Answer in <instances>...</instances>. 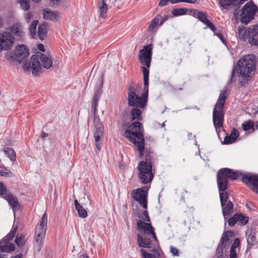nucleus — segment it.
<instances>
[{"instance_id":"obj_59","label":"nucleus","mask_w":258,"mask_h":258,"mask_svg":"<svg viewBox=\"0 0 258 258\" xmlns=\"http://www.w3.org/2000/svg\"><path fill=\"white\" fill-rule=\"evenodd\" d=\"M152 251L154 253L153 255L155 258H158L159 257V252L157 249L153 248Z\"/></svg>"},{"instance_id":"obj_32","label":"nucleus","mask_w":258,"mask_h":258,"mask_svg":"<svg viewBox=\"0 0 258 258\" xmlns=\"http://www.w3.org/2000/svg\"><path fill=\"white\" fill-rule=\"evenodd\" d=\"M247 242L248 245H253L256 240L255 233L252 230L248 231L245 234Z\"/></svg>"},{"instance_id":"obj_63","label":"nucleus","mask_w":258,"mask_h":258,"mask_svg":"<svg viewBox=\"0 0 258 258\" xmlns=\"http://www.w3.org/2000/svg\"><path fill=\"white\" fill-rule=\"evenodd\" d=\"M222 42L225 41L224 37L221 33H218L215 34Z\"/></svg>"},{"instance_id":"obj_14","label":"nucleus","mask_w":258,"mask_h":258,"mask_svg":"<svg viewBox=\"0 0 258 258\" xmlns=\"http://www.w3.org/2000/svg\"><path fill=\"white\" fill-rule=\"evenodd\" d=\"M15 38L8 32L0 34V51L10 50L14 42Z\"/></svg>"},{"instance_id":"obj_24","label":"nucleus","mask_w":258,"mask_h":258,"mask_svg":"<svg viewBox=\"0 0 258 258\" xmlns=\"http://www.w3.org/2000/svg\"><path fill=\"white\" fill-rule=\"evenodd\" d=\"M57 12H53L50 10L45 9L43 10V18L45 20H50L52 21H57Z\"/></svg>"},{"instance_id":"obj_15","label":"nucleus","mask_w":258,"mask_h":258,"mask_svg":"<svg viewBox=\"0 0 258 258\" xmlns=\"http://www.w3.org/2000/svg\"><path fill=\"white\" fill-rule=\"evenodd\" d=\"M242 181L246 185L251 187L254 191L258 192V174H245L242 177Z\"/></svg>"},{"instance_id":"obj_22","label":"nucleus","mask_w":258,"mask_h":258,"mask_svg":"<svg viewBox=\"0 0 258 258\" xmlns=\"http://www.w3.org/2000/svg\"><path fill=\"white\" fill-rule=\"evenodd\" d=\"M248 32L250 38L249 42L252 45L258 46V24L253 28H250Z\"/></svg>"},{"instance_id":"obj_62","label":"nucleus","mask_w":258,"mask_h":258,"mask_svg":"<svg viewBox=\"0 0 258 258\" xmlns=\"http://www.w3.org/2000/svg\"><path fill=\"white\" fill-rule=\"evenodd\" d=\"M37 48L41 52L45 51L44 46V45L42 44H39L37 45Z\"/></svg>"},{"instance_id":"obj_26","label":"nucleus","mask_w":258,"mask_h":258,"mask_svg":"<svg viewBox=\"0 0 258 258\" xmlns=\"http://www.w3.org/2000/svg\"><path fill=\"white\" fill-rule=\"evenodd\" d=\"M250 28L248 29H246L245 27L242 26H239L238 29V37L241 39H248V41L250 40V36L249 34V30Z\"/></svg>"},{"instance_id":"obj_18","label":"nucleus","mask_w":258,"mask_h":258,"mask_svg":"<svg viewBox=\"0 0 258 258\" xmlns=\"http://www.w3.org/2000/svg\"><path fill=\"white\" fill-rule=\"evenodd\" d=\"M3 198L7 201L10 206L13 209L14 213L17 209H20V205L19 203L18 198L11 193L8 192L3 196Z\"/></svg>"},{"instance_id":"obj_28","label":"nucleus","mask_w":258,"mask_h":258,"mask_svg":"<svg viewBox=\"0 0 258 258\" xmlns=\"http://www.w3.org/2000/svg\"><path fill=\"white\" fill-rule=\"evenodd\" d=\"M233 233L230 231H227L225 232L222 235L221 239L219 244L228 246L229 245V239L232 236Z\"/></svg>"},{"instance_id":"obj_17","label":"nucleus","mask_w":258,"mask_h":258,"mask_svg":"<svg viewBox=\"0 0 258 258\" xmlns=\"http://www.w3.org/2000/svg\"><path fill=\"white\" fill-rule=\"evenodd\" d=\"M6 32H8L10 35L14 37H22L24 35L23 27L20 22L13 24L8 28Z\"/></svg>"},{"instance_id":"obj_21","label":"nucleus","mask_w":258,"mask_h":258,"mask_svg":"<svg viewBox=\"0 0 258 258\" xmlns=\"http://www.w3.org/2000/svg\"><path fill=\"white\" fill-rule=\"evenodd\" d=\"M196 13L197 14H198V18L200 21L205 24L213 32H215L216 31V27L213 25V24L208 19L207 15L206 13L203 12H200V13Z\"/></svg>"},{"instance_id":"obj_23","label":"nucleus","mask_w":258,"mask_h":258,"mask_svg":"<svg viewBox=\"0 0 258 258\" xmlns=\"http://www.w3.org/2000/svg\"><path fill=\"white\" fill-rule=\"evenodd\" d=\"M222 214L226 219L227 216H230L233 211V204L232 202L229 201L228 203H225L221 206Z\"/></svg>"},{"instance_id":"obj_61","label":"nucleus","mask_w":258,"mask_h":258,"mask_svg":"<svg viewBox=\"0 0 258 258\" xmlns=\"http://www.w3.org/2000/svg\"><path fill=\"white\" fill-rule=\"evenodd\" d=\"M169 0H161L159 5L161 6H165L167 5Z\"/></svg>"},{"instance_id":"obj_53","label":"nucleus","mask_w":258,"mask_h":258,"mask_svg":"<svg viewBox=\"0 0 258 258\" xmlns=\"http://www.w3.org/2000/svg\"><path fill=\"white\" fill-rule=\"evenodd\" d=\"M170 252L174 256L179 255V250L176 248L171 246L170 248Z\"/></svg>"},{"instance_id":"obj_20","label":"nucleus","mask_w":258,"mask_h":258,"mask_svg":"<svg viewBox=\"0 0 258 258\" xmlns=\"http://www.w3.org/2000/svg\"><path fill=\"white\" fill-rule=\"evenodd\" d=\"M151 237L152 236H148L147 235L138 234L137 241L139 246L143 248H150L152 242Z\"/></svg>"},{"instance_id":"obj_31","label":"nucleus","mask_w":258,"mask_h":258,"mask_svg":"<svg viewBox=\"0 0 258 258\" xmlns=\"http://www.w3.org/2000/svg\"><path fill=\"white\" fill-rule=\"evenodd\" d=\"M3 151L11 161H15L16 160V152L12 148L5 147L4 148Z\"/></svg>"},{"instance_id":"obj_46","label":"nucleus","mask_w":258,"mask_h":258,"mask_svg":"<svg viewBox=\"0 0 258 258\" xmlns=\"http://www.w3.org/2000/svg\"><path fill=\"white\" fill-rule=\"evenodd\" d=\"M198 0H170L172 4H176L180 2L187 3L189 4L197 3Z\"/></svg>"},{"instance_id":"obj_16","label":"nucleus","mask_w":258,"mask_h":258,"mask_svg":"<svg viewBox=\"0 0 258 258\" xmlns=\"http://www.w3.org/2000/svg\"><path fill=\"white\" fill-rule=\"evenodd\" d=\"M29 54V50L25 45H18L16 49L12 56L19 63H21L24 60Z\"/></svg>"},{"instance_id":"obj_36","label":"nucleus","mask_w":258,"mask_h":258,"mask_svg":"<svg viewBox=\"0 0 258 258\" xmlns=\"http://www.w3.org/2000/svg\"><path fill=\"white\" fill-rule=\"evenodd\" d=\"M159 15H157V17L154 18L151 22L150 24L147 28V31L151 32L153 31L154 28L157 26L159 22L160 21V18H159Z\"/></svg>"},{"instance_id":"obj_54","label":"nucleus","mask_w":258,"mask_h":258,"mask_svg":"<svg viewBox=\"0 0 258 258\" xmlns=\"http://www.w3.org/2000/svg\"><path fill=\"white\" fill-rule=\"evenodd\" d=\"M230 136L232 138H234V139H236L238 138V134L237 131L235 128H233L231 131V133L230 134Z\"/></svg>"},{"instance_id":"obj_57","label":"nucleus","mask_w":258,"mask_h":258,"mask_svg":"<svg viewBox=\"0 0 258 258\" xmlns=\"http://www.w3.org/2000/svg\"><path fill=\"white\" fill-rule=\"evenodd\" d=\"M196 12L197 13H200V12L198 11L197 10H195V9H190L189 10V12L191 14V15H192L193 16H194L195 17L198 18V14H197V13H196Z\"/></svg>"},{"instance_id":"obj_43","label":"nucleus","mask_w":258,"mask_h":258,"mask_svg":"<svg viewBox=\"0 0 258 258\" xmlns=\"http://www.w3.org/2000/svg\"><path fill=\"white\" fill-rule=\"evenodd\" d=\"M15 243L19 246H22L24 244V236L23 235H20V236L17 235L16 237Z\"/></svg>"},{"instance_id":"obj_12","label":"nucleus","mask_w":258,"mask_h":258,"mask_svg":"<svg viewBox=\"0 0 258 258\" xmlns=\"http://www.w3.org/2000/svg\"><path fill=\"white\" fill-rule=\"evenodd\" d=\"M148 188L143 187L133 190L132 194L133 198L138 202L144 209H147L148 207Z\"/></svg>"},{"instance_id":"obj_51","label":"nucleus","mask_w":258,"mask_h":258,"mask_svg":"<svg viewBox=\"0 0 258 258\" xmlns=\"http://www.w3.org/2000/svg\"><path fill=\"white\" fill-rule=\"evenodd\" d=\"M239 244H240V240L239 238H236V239H235L234 242L232 244L230 248H233V249H236V248L239 246Z\"/></svg>"},{"instance_id":"obj_13","label":"nucleus","mask_w":258,"mask_h":258,"mask_svg":"<svg viewBox=\"0 0 258 258\" xmlns=\"http://www.w3.org/2000/svg\"><path fill=\"white\" fill-rule=\"evenodd\" d=\"M152 45L149 44L145 46L140 50L139 60L140 63L148 68L150 67V63L152 55Z\"/></svg>"},{"instance_id":"obj_41","label":"nucleus","mask_w":258,"mask_h":258,"mask_svg":"<svg viewBox=\"0 0 258 258\" xmlns=\"http://www.w3.org/2000/svg\"><path fill=\"white\" fill-rule=\"evenodd\" d=\"M254 126V123L250 120L245 121L242 124V127L244 131H248Z\"/></svg>"},{"instance_id":"obj_7","label":"nucleus","mask_w":258,"mask_h":258,"mask_svg":"<svg viewBox=\"0 0 258 258\" xmlns=\"http://www.w3.org/2000/svg\"><path fill=\"white\" fill-rule=\"evenodd\" d=\"M242 173L229 168L221 169L217 173V185L219 192L226 191L228 187V179L236 180Z\"/></svg>"},{"instance_id":"obj_55","label":"nucleus","mask_w":258,"mask_h":258,"mask_svg":"<svg viewBox=\"0 0 258 258\" xmlns=\"http://www.w3.org/2000/svg\"><path fill=\"white\" fill-rule=\"evenodd\" d=\"M229 258H237V252H236L235 249L230 248Z\"/></svg>"},{"instance_id":"obj_35","label":"nucleus","mask_w":258,"mask_h":258,"mask_svg":"<svg viewBox=\"0 0 258 258\" xmlns=\"http://www.w3.org/2000/svg\"><path fill=\"white\" fill-rule=\"evenodd\" d=\"M236 215L238 216L237 217V222L239 223V224L240 225H244L248 223V217L245 216L241 213H236Z\"/></svg>"},{"instance_id":"obj_42","label":"nucleus","mask_w":258,"mask_h":258,"mask_svg":"<svg viewBox=\"0 0 258 258\" xmlns=\"http://www.w3.org/2000/svg\"><path fill=\"white\" fill-rule=\"evenodd\" d=\"M78 211L79 216L81 218H85L87 216V212L86 210L81 205L79 207L78 209H76Z\"/></svg>"},{"instance_id":"obj_11","label":"nucleus","mask_w":258,"mask_h":258,"mask_svg":"<svg viewBox=\"0 0 258 258\" xmlns=\"http://www.w3.org/2000/svg\"><path fill=\"white\" fill-rule=\"evenodd\" d=\"M137 230L140 232L139 234L147 235L148 236H152L155 241H158L155 232V229L150 222L147 223L141 220H138L137 221Z\"/></svg>"},{"instance_id":"obj_56","label":"nucleus","mask_w":258,"mask_h":258,"mask_svg":"<svg viewBox=\"0 0 258 258\" xmlns=\"http://www.w3.org/2000/svg\"><path fill=\"white\" fill-rule=\"evenodd\" d=\"M12 174L11 172H6L4 170H0V176H10Z\"/></svg>"},{"instance_id":"obj_30","label":"nucleus","mask_w":258,"mask_h":258,"mask_svg":"<svg viewBox=\"0 0 258 258\" xmlns=\"http://www.w3.org/2000/svg\"><path fill=\"white\" fill-rule=\"evenodd\" d=\"M38 33L40 39L43 40L47 33V25L45 23H43L39 26Z\"/></svg>"},{"instance_id":"obj_48","label":"nucleus","mask_w":258,"mask_h":258,"mask_svg":"<svg viewBox=\"0 0 258 258\" xmlns=\"http://www.w3.org/2000/svg\"><path fill=\"white\" fill-rule=\"evenodd\" d=\"M141 252L142 253L143 258H155L152 254L147 252L144 249H141Z\"/></svg>"},{"instance_id":"obj_19","label":"nucleus","mask_w":258,"mask_h":258,"mask_svg":"<svg viewBox=\"0 0 258 258\" xmlns=\"http://www.w3.org/2000/svg\"><path fill=\"white\" fill-rule=\"evenodd\" d=\"M219 3L220 6L224 9L234 10V15L236 14L235 11L239 9L235 0H219Z\"/></svg>"},{"instance_id":"obj_38","label":"nucleus","mask_w":258,"mask_h":258,"mask_svg":"<svg viewBox=\"0 0 258 258\" xmlns=\"http://www.w3.org/2000/svg\"><path fill=\"white\" fill-rule=\"evenodd\" d=\"M219 196L221 206H223L224 204L228 202V194L227 191L219 192Z\"/></svg>"},{"instance_id":"obj_34","label":"nucleus","mask_w":258,"mask_h":258,"mask_svg":"<svg viewBox=\"0 0 258 258\" xmlns=\"http://www.w3.org/2000/svg\"><path fill=\"white\" fill-rule=\"evenodd\" d=\"M15 246L14 244H10L4 243L3 245L0 243V251L2 252H10L15 249Z\"/></svg>"},{"instance_id":"obj_44","label":"nucleus","mask_w":258,"mask_h":258,"mask_svg":"<svg viewBox=\"0 0 258 258\" xmlns=\"http://www.w3.org/2000/svg\"><path fill=\"white\" fill-rule=\"evenodd\" d=\"M139 218L141 219L140 220L143 221L150 222V219L147 211H145L142 214L139 216Z\"/></svg>"},{"instance_id":"obj_1","label":"nucleus","mask_w":258,"mask_h":258,"mask_svg":"<svg viewBox=\"0 0 258 258\" xmlns=\"http://www.w3.org/2000/svg\"><path fill=\"white\" fill-rule=\"evenodd\" d=\"M256 60L253 54L247 55L240 58L236 65L233 67L228 84L236 82L235 75L239 72V84L241 87L245 86L250 81L255 71Z\"/></svg>"},{"instance_id":"obj_60","label":"nucleus","mask_w":258,"mask_h":258,"mask_svg":"<svg viewBox=\"0 0 258 258\" xmlns=\"http://www.w3.org/2000/svg\"><path fill=\"white\" fill-rule=\"evenodd\" d=\"M50 5L51 6H54L55 5H57L60 2L61 0H50Z\"/></svg>"},{"instance_id":"obj_45","label":"nucleus","mask_w":258,"mask_h":258,"mask_svg":"<svg viewBox=\"0 0 258 258\" xmlns=\"http://www.w3.org/2000/svg\"><path fill=\"white\" fill-rule=\"evenodd\" d=\"M236 214H234L228 220V224L230 226H233L237 222V217Z\"/></svg>"},{"instance_id":"obj_27","label":"nucleus","mask_w":258,"mask_h":258,"mask_svg":"<svg viewBox=\"0 0 258 258\" xmlns=\"http://www.w3.org/2000/svg\"><path fill=\"white\" fill-rule=\"evenodd\" d=\"M131 120H142V111L140 107H134L131 112Z\"/></svg>"},{"instance_id":"obj_64","label":"nucleus","mask_w":258,"mask_h":258,"mask_svg":"<svg viewBox=\"0 0 258 258\" xmlns=\"http://www.w3.org/2000/svg\"><path fill=\"white\" fill-rule=\"evenodd\" d=\"M74 204H75V206L76 209H78L79 207H80V206H81V205H80V204L78 203V202L77 200H75L74 201Z\"/></svg>"},{"instance_id":"obj_10","label":"nucleus","mask_w":258,"mask_h":258,"mask_svg":"<svg viewBox=\"0 0 258 258\" xmlns=\"http://www.w3.org/2000/svg\"><path fill=\"white\" fill-rule=\"evenodd\" d=\"M138 177L140 181L145 184L151 182L153 178L152 166L149 162L141 161L138 165Z\"/></svg>"},{"instance_id":"obj_29","label":"nucleus","mask_w":258,"mask_h":258,"mask_svg":"<svg viewBox=\"0 0 258 258\" xmlns=\"http://www.w3.org/2000/svg\"><path fill=\"white\" fill-rule=\"evenodd\" d=\"M105 0H102L98 3V8L100 11V17L104 18L106 17L107 5L105 2Z\"/></svg>"},{"instance_id":"obj_2","label":"nucleus","mask_w":258,"mask_h":258,"mask_svg":"<svg viewBox=\"0 0 258 258\" xmlns=\"http://www.w3.org/2000/svg\"><path fill=\"white\" fill-rule=\"evenodd\" d=\"M142 69L144 77V91L141 95L137 94V86L133 83L130 84L127 90V101L129 106L144 109L147 105L148 99L149 72L144 66Z\"/></svg>"},{"instance_id":"obj_49","label":"nucleus","mask_w":258,"mask_h":258,"mask_svg":"<svg viewBox=\"0 0 258 258\" xmlns=\"http://www.w3.org/2000/svg\"><path fill=\"white\" fill-rule=\"evenodd\" d=\"M8 192L7 190L6 186L3 183L0 182V196H2L3 197L8 193Z\"/></svg>"},{"instance_id":"obj_37","label":"nucleus","mask_w":258,"mask_h":258,"mask_svg":"<svg viewBox=\"0 0 258 258\" xmlns=\"http://www.w3.org/2000/svg\"><path fill=\"white\" fill-rule=\"evenodd\" d=\"M188 11V10L186 8L175 9L172 11V14L175 16H178L186 14Z\"/></svg>"},{"instance_id":"obj_25","label":"nucleus","mask_w":258,"mask_h":258,"mask_svg":"<svg viewBox=\"0 0 258 258\" xmlns=\"http://www.w3.org/2000/svg\"><path fill=\"white\" fill-rule=\"evenodd\" d=\"M226 247L225 245L218 244L216 250L217 258H228Z\"/></svg>"},{"instance_id":"obj_4","label":"nucleus","mask_w":258,"mask_h":258,"mask_svg":"<svg viewBox=\"0 0 258 258\" xmlns=\"http://www.w3.org/2000/svg\"><path fill=\"white\" fill-rule=\"evenodd\" d=\"M46 69H49L52 66V56L50 53L46 54L37 52L32 55L30 62H26L23 64L25 71L32 69V73L34 76H38L41 73L42 67Z\"/></svg>"},{"instance_id":"obj_5","label":"nucleus","mask_w":258,"mask_h":258,"mask_svg":"<svg viewBox=\"0 0 258 258\" xmlns=\"http://www.w3.org/2000/svg\"><path fill=\"white\" fill-rule=\"evenodd\" d=\"M124 136L137 147L140 157L143 156L145 149V139L143 124L135 121L127 126L124 133Z\"/></svg>"},{"instance_id":"obj_8","label":"nucleus","mask_w":258,"mask_h":258,"mask_svg":"<svg viewBox=\"0 0 258 258\" xmlns=\"http://www.w3.org/2000/svg\"><path fill=\"white\" fill-rule=\"evenodd\" d=\"M47 228V215L44 213L36 225L35 232V244L40 249L44 242Z\"/></svg>"},{"instance_id":"obj_52","label":"nucleus","mask_w":258,"mask_h":258,"mask_svg":"<svg viewBox=\"0 0 258 258\" xmlns=\"http://www.w3.org/2000/svg\"><path fill=\"white\" fill-rule=\"evenodd\" d=\"M246 207L248 209V210L252 212L255 211V206L252 203H248L246 204Z\"/></svg>"},{"instance_id":"obj_47","label":"nucleus","mask_w":258,"mask_h":258,"mask_svg":"<svg viewBox=\"0 0 258 258\" xmlns=\"http://www.w3.org/2000/svg\"><path fill=\"white\" fill-rule=\"evenodd\" d=\"M235 140L234 138H232L230 136H226L224 139V141L222 143L223 144H229L235 142Z\"/></svg>"},{"instance_id":"obj_50","label":"nucleus","mask_w":258,"mask_h":258,"mask_svg":"<svg viewBox=\"0 0 258 258\" xmlns=\"http://www.w3.org/2000/svg\"><path fill=\"white\" fill-rule=\"evenodd\" d=\"M159 18H160V23L159 24L160 26L163 25V24L168 19L169 16L166 14H164L163 16H161V14H159Z\"/></svg>"},{"instance_id":"obj_6","label":"nucleus","mask_w":258,"mask_h":258,"mask_svg":"<svg viewBox=\"0 0 258 258\" xmlns=\"http://www.w3.org/2000/svg\"><path fill=\"white\" fill-rule=\"evenodd\" d=\"M227 96L226 91L220 94L213 111V122L217 132L223 127L224 113L223 107Z\"/></svg>"},{"instance_id":"obj_58","label":"nucleus","mask_w":258,"mask_h":258,"mask_svg":"<svg viewBox=\"0 0 258 258\" xmlns=\"http://www.w3.org/2000/svg\"><path fill=\"white\" fill-rule=\"evenodd\" d=\"M150 153H147L146 156H145V161H148V162H149L151 164H152V156L151 155H150Z\"/></svg>"},{"instance_id":"obj_9","label":"nucleus","mask_w":258,"mask_h":258,"mask_svg":"<svg viewBox=\"0 0 258 258\" xmlns=\"http://www.w3.org/2000/svg\"><path fill=\"white\" fill-rule=\"evenodd\" d=\"M258 12V7L252 1L247 2L241 9L240 22L245 25L248 24L254 18Z\"/></svg>"},{"instance_id":"obj_3","label":"nucleus","mask_w":258,"mask_h":258,"mask_svg":"<svg viewBox=\"0 0 258 258\" xmlns=\"http://www.w3.org/2000/svg\"><path fill=\"white\" fill-rule=\"evenodd\" d=\"M102 80L99 82L95 88V92L93 97L92 110L93 113V123L95 127L94 137L95 140V145L99 151L102 146V138L103 136L104 127L100 121L99 117L97 115V106L98 102L102 95Z\"/></svg>"},{"instance_id":"obj_40","label":"nucleus","mask_w":258,"mask_h":258,"mask_svg":"<svg viewBox=\"0 0 258 258\" xmlns=\"http://www.w3.org/2000/svg\"><path fill=\"white\" fill-rule=\"evenodd\" d=\"M17 2L20 4L21 7L24 10L26 11L29 9V0H17Z\"/></svg>"},{"instance_id":"obj_33","label":"nucleus","mask_w":258,"mask_h":258,"mask_svg":"<svg viewBox=\"0 0 258 258\" xmlns=\"http://www.w3.org/2000/svg\"><path fill=\"white\" fill-rule=\"evenodd\" d=\"M18 227H15L12 228L11 232L7 234L3 239L5 244H8L14 237L17 232Z\"/></svg>"},{"instance_id":"obj_39","label":"nucleus","mask_w":258,"mask_h":258,"mask_svg":"<svg viewBox=\"0 0 258 258\" xmlns=\"http://www.w3.org/2000/svg\"><path fill=\"white\" fill-rule=\"evenodd\" d=\"M38 21L36 20L32 22L29 27V33L32 37H34L35 34L36 27L38 25Z\"/></svg>"}]
</instances>
